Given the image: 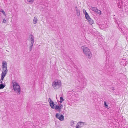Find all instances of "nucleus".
Returning <instances> with one entry per match:
<instances>
[{
	"label": "nucleus",
	"instance_id": "15",
	"mask_svg": "<svg viewBox=\"0 0 128 128\" xmlns=\"http://www.w3.org/2000/svg\"><path fill=\"white\" fill-rule=\"evenodd\" d=\"M34 0H26V3L27 4H32L34 2Z\"/></svg>",
	"mask_w": 128,
	"mask_h": 128
},
{
	"label": "nucleus",
	"instance_id": "10",
	"mask_svg": "<svg viewBox=\"0 0 128 128\" xmlns=\"http://www.w3.org/2000/svg\"><path fill=\"white\" fill-rule=\"evenodd\" d=\"M7 64L6 61H3L2 62V68H7Z\"/></svg>",
	"mask_w": 128,
	"mask_h": 128
},
{
	"label": "nucleus",
	"instance_id": "9",
	"mask_svg": "<svg viewBox=\"0 0 128 128\" xmlns=\"http://www.w3.org/2000/svg\"><path fill=\"white\" fill-rule=\"evenodd\" d=\"M48 101L49 102L50 104V106L52 108H54V102L51 99L49 98L48 99Z\"/></svg>",
	"mask_w": 128,
	"mask_h": 128
},
{
	"label": "nucleus",
	"instance_id": "14",
	"mask_svg": "<svg viewBox=\"0 0 128 128\" xmlns=\"http://www.w3.org/2000/svg\"><path fill=\"white\" fill-rule=\"evenodd\" d=\"M38 20L37 17L36 16L34 18V19L33 20V22L34 24H36Z\"/></svg>",
	"mask_w": 128,
	"mask_h": 128
},
{
	"label": "nucleus",
	"instance_id": "5",
	"mask_svg": "<svg viewBox=\"0 0 128 128\" xmlns=\"http://www.w3.org/2000/svg\"><path fill=\"white\" fill-rule=\"evenodd\" d=\"M56 116L57 118L62 121L64 120V116L62 114H59L57 113L56 114Z\"/></svg>",
	"mask_w": 128,
	"mask_h": 128
},
{
	"label": "nucleus",
	"instance_id": "12",
	"mask_svg": "<svg viewBox=\"0 0 128 128\" xmlns=\"http://www.w3.org/2000/svg\"><path fill=\"white\" fill-rule=\"evenodd\" d=\"M75 10L77 15L78 16H80V10H79L76 7L75 8Z\"/></svg>",
	"mask_w": 128,
	"mask_h": 128
},
{
	"label": "nucleus",
	"instance_id": "25",
	"mask_svg": "<svg viewBox=\"0 0 128 128\" xmlns=\"http://www.w3.org/2000/svg\"><path fill=\"white\" fill-rule=\"evenodd\" d=\"M6 22V20L5 19H4L2 22V23H5Z\"/></svg>",
	"mask_w": 128,
	"mask_h": 128
},
{
	"label": "nucleus",
	"instance_id": "24",
	"mask_svg": "<svg viewBox=\"0 0 128 128\" xmlns=\"http://www.w3.org/2000/svg\"><path fill=\"white\" fill-rule=\"evenodd\" d=\"M59 106L60 107V109L62 108L63 107V105L62 104H59Z\"/></svg>",
	"mask_w": 128,
	"mask_h": 128
},
{
	"label": "nucleus",
	"instance_id": "21",
	"mask_svg": "<svg viewBox=\"0 0 128 128\" xmlns=\"http://www.w3.org/2000/svg\"><path fill=\"white\" fill-rule=\"evenodd\" d=\"M96 12L97 13L99 14H101V11L100 10H98V9H97Z\"/></svg>",
	"mask_w": 128,
	"mask_h": 128
},
{
	"label": "nucleus",
	"instance_id": "8",
	"mask_svg": "<svg viewBox=\"0 0 128 128\" xmlns=\"http://www.w3.org/2000/svg\"><path fill=\"white\" fill-rule=\"evenodd\" d=\"M54 108H54L56 110H58L59 112L61 110V109L60 107L58 105H56L55 104H54Z\"/></svg>",
	"mask_w": 128,
	"mask_h": 128
},
{
	"label": "nucleus",
	"instance_id": "18",
	"mask_svg": "<svg viewBox=\"0 0 128 128\" xmlns=\"http://www.w3.org/2000/svg\"><path fill=\"white\" fill-rule=\"evenodd\" d=\"M60 103H62V102L64 101V99L62 97H60Z\"/></svg>",
	"mask_w": 128,
	"mask_h": 128
},
{
	"label": "nucleus",
	"instance_id": "6",
	"mask_svg": "<svg viewBox=\"0 0 128 128\" xmlns=\"http://www.w3.org/2000/svg\"><path fill=\"white\" fill-rule=\"evenodd\" d=\"M4 79L2 80V78L0 80V82L1 84H0V89L3 88L6 85L5 84V82L3 81Z\"/></svg>",
	"mask_w": 128,
	"mask_h": 128
},
{
	"label": "nucleus",
	"instance_id": "4",
	"mask_svg": "<svg viewBox=\"0 0 128 128\" xmlns=\"http://www.w3.org/2000/svg\"><path fill=\"white\" fill-rule=\"evenodd\" d=\"M8 72V70L7 68H2V70L1 74V78H2V79H4V77Z\"/></svg>",
	"mask_w": 128,
	"mask_h": 128
},
{
	"label": "nucleus",
	"instance_id": "20",
	"mask_svg": "<svg viewBox=\"0 0 128 128\" xmlns=\"http://www.w3.org/2000/svg\"><path fill=\"white\" fill-rule=\"evenodd\" d=\"M33 44H30V47L29 49V50H30V52L31 50H32V46H33Z\"/></svg>",
	"mask_w": 128,
	"mask_h": 128
},
{
	"label": "nucleus",
	"instance_id": "17",
	"mask_svg": "<svg viewBox=\"0 0 128 128\" xmlns=\"http://www.w3.org/2000/svg\"><path fill=\"white\" fill-rule=\"evenodd\" d=\"M91 8L93 11H94L95 12H96V11L97 10V9L96 7H91Z\"/></svg>",
	"mask_w": 128,
	"mask_h": 128
},
{
	"label": "nucleus",
	"instance_id": "3",
	"mask_svg": "<svg viewBox=\"0 0 128 128\" xmlns=\"http://www.w3.org/2000/svg\"><path fill=\"white\" fill-rule=\"evenodd\" d=\"M62 83L60 80H54L52 82V86L54 90H57L61 86Z\"/></svg>",
	"mask_w": 128,
	"mask_h": 128
},
{
	"label": "nucleus",
	"instance_id": "19",
	"mask_svg": "<svg viewBox=\"0 0 128 128\" xmlns=\"http://www.w3.org/2000/svg\"><path fill=\"white\" fill-rule=\"evenodd\" d=\"M0 12H2L4 16H6V15L5 12L3 10H0Z\"/></svg>",
	"mask_w": 128,
	"mask_h": 128
},
{
	"label": "nucleus",
	"instance_id": "23",
	"mask_svg": "<svg viewBox=\"0 0 128 128\" xmlns=\"http://www.w3.org/2000/svg\"><path fill=\"white\" fill-rule=\"evenodd\" d=\"M74 122L73 120H72L70 122V124L71 126H72L73 124H74Z\"/></svg>",
	"mask_w": 128,
	"mask_h": 128
},
{
	"label": "nucleus",
	"instance_id": "22",
	"mask_svg": "<svg viewBox=\"0 0 128 128\" xmlns=\"http://www.w3.org/2000/svg\"><path fill=\"white\" fill-rule=\"evenodd\" d=\"M104 105L105 106V107L108 108H109V107H108V105L106 104V102H104Z\"/></svg>",
	"mask_w": 128,
	"mask_h": 128
},
{
	"label": "nucleus",
	"instance_id": "7",
	"mask_svg": "<svg viewBox=\"0 0 128 128\" xmlns=\"http://www.w3.org/2000/svg\"><path fill=\"white\" fill-rule=\"evenodd\" d=\"M84 123L83 122H79L77 124L76 128H80L84 126Z\"/></svg>",
	"mask_w": 128,
	"mask_h": 128
},
{
	"label": "nucleus",
	"instance_id": "27",
	"mask_svg": "<svg viewBox=\"0 0 128 128\" xmlns=\"http://www.w3.org/2000/svg\"><path fill=\"white\" fill-rule=\"evenodd\" d=\"M118 7L119 8H121V6H120L118 4Z\"/></svg>",
	"mask_w": 128,
	"mask_h": 128
},
{
	"label": "nucleus",
	"instance_id": "11",
	"mask_svg": "<svg viewBox=\"0 0 128 128\" xmlns=\"http://www.w3.org/2000/svg\"><path fill=\"white\" fill-rule=\"evenodd\" d=\"M85 12L84 13V14H85V16L87 20H88L90 18L89 16L88 15V13L86 12V11L85 10H83V12Z\"/></svg>",
	"mask_w": 128,
	"mask_h": 128
},
{
	"label": "nucleus",
	"instance_id": "2",
	"mask_svg": "<svg viewBox=\"0 0 128 128\" xmlns=\"http://www.w3.org/2000/svg\"><path fill=\"white\" fill-rule=\"evenodd\" d=\"M12 86L14 90L17 94L19 95L20 92V86L16 82L12 81Z\"/></svg>",
	"mask_w": 128,
	"mask_h": 128
},
{
	"label": "nucleus",
	"instance_id": "13",
	"mask_svg": "<svg viewBox=\"0 0 128 128\" xmlns=\"http://www.w3.org/2000/svg\"><path fill=\"white\" fill-rule=\"evenodd\" d=\"M30 40H31V44H33L34 43V36L32 34L30 35Z\"/></svg>",
	"mask_w": 128,
	"mask_h": 128
},
{
	"label": "nucleus",
	"instance_id": "16",
	"mask_svg": "<svg viewBox=\"0 0 128 128\" xmlns=\"http://www.w3.org/2000/svg\"><path fill=\"white\" fill-rule=\"evenodd\" d=\"M88 20L89 22V24L91 25H92V24L94 23V21L92 20V19L91 18L89 19Z\"/></svg>",
	"mask_w": 128,
	"mask_h": 128
},
{
	"label": "nucleus",
	"instance_id": "28",
	"mask_svg": "<svg viewBox=\"0 0 128 128\" xmlns=\"http://www.w3.org/2000/svg\"><path fill=\"white\" fill-rule=\"evenodd\" d=\"M6 51H7L8 52H9V51H8V50H6Z\"/></svg>",
	"mask_w": 128,
	"mask_h": 128
},
{
	"label": "nucleus",
	"instance_id": "26",
	"mask_svg": "<svg viewBox=\"0 0 128 128\" xmlns=\"http://www.w3.org/2000/svg\"><path fill=\"white\" fill-rule=\"evenodd\" d=\"M4 92H0V95H2V94L4 93Z\"/></svg>",
	"mask_w": 128,
	"mask_h": 128
},
{
	"label": "nucleus",
	"instance_id": "1",
	"mask_svg": "<svg viewBox=\"0 0 128 128\" xmlns=\"http://www.w3.org/2000/svg\"><path fill=\"white\" fill-rule=\"evenodd\" d=\"M81 48L84 54L87 58H90L92 56V54L89 48L85 46H82Z\"/></svg>",
	"mask_w": 128,
	"mask_h": 128
}]
</instances>
